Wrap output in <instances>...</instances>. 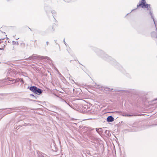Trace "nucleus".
Returning a JSON list of instances; mask_svg holds the SVG:
<instances>
[{
	"mask_svg": "<svg viewBox=\"0 0 157 157\" xmlns=\"http://www.w3.org/2000/svg\"><path fill=\"white\" fill-rule=\"evenodd\" d=\"M28 88H29L30 90L36 94L39 95L42 93V90L41 89L37 88L35 86H31L30 87H28Z\"/></svg>",
	"mask_w": 157,
	"mask_h": 157,
	"instance_id": "nucleus-1",
	"label": "nucleus"
},
{
	"mask_svg": "<svg viewBox=\"0 0 157 157\" xmlns=\"http://www.w3.org/2000/svg\"><path fill=\"white\" fill-rule=\"evenodd\" d=\"M97 51H98L101 53L103 54V56L102 57L105 59V60L109 61L110 60H111L112 59V58L110 57L108 55L105 54L103 52L99 50L98 49H96Z\"/></svg>",
	"mask_w": 157,
	"mask_h": 157,
	"instance_id": "nucleus-2",
	"label": "nucleus"
},
{
	"mask_svg": "<svg viewBox=\"0 0 157 157\" xmlns=\"http://www.w3.org/2000/svg\"><path fill=\"white\" fill-rule=\"evenodd\" d=\"M39 56H36L33 55L32 56H30L29 57L28 59L31 60H34L36 59L39 58Z\"/></svg>",
	"mask_w": 157,
	"mask_h": 157,
	"instance_id": "nucleus-3",
	"label": "nucleus"
},
{
	"mask_svg": "<svg viewBox=\"0 0 157 157\" xmlns=\"http://www.w3.org/2000/svg\"><path fill=\"white\" fill-rule=\"evenodd\" d=\"M141 3H140L139 5H137V8H138L139 7L141 6L142 5H144V3H146L145 0H142L141 2ZM137 8L135 9H133L132 10L131 12L133 11L134 10H136Z\"/></svg>",
	"mask_w": 157,
	"mask_h": 157,
	"instance_id": "nucleus-4",
	"label": "nucleus"
},
{
	"mask_svg": "<svg viewBox=\"0 0 157 157\" xmlns=\"http://www.w3.org/2000/svg\"><path fill=\"white\" fill-rule=\"evenodd\" d=\"M114 118L112 116H108L107 118V121L108 122H112L114 120Z\"/></svg>",
	"mask_w": 157,
	"mask_h": 157,
	"instance_id": "nucleus-5",
	"label": "nucleus"
},
{
	"mask_svg": "<svg viewBox=\"0 0 157 157\" xmlns=\"http://www.w3.org/2000/svg\"><path fill=\"white\" fill-rule=\"evenodd\" d=\"M10 73L11 74H12L13 76H15V75L17 74L18 72L15 70L13 69L11 70Z\"/></svg>",
	"mask_w": 157,
	"mask_h": 157,
	"instance_id": "nucleus-6",
	"label": "nucleus"
},
{
	"mask_svg": "<svg viewBox=\"0 0 157 157\" xmlns=\"http://www.w3.org/2000/svg\"><path fill=\"white\" fill-rule=\"evenodd\" d=\"M96 131L99 134L102 132V128H97L96 129Z\"/></svg>",
	"mask_w": 157,
	"mask_h": 157,
	"instance_id": "nucleus-7",
	"label": "nucleus"
},
{
	"mask_svg": "<svg viewBox=\"0 0 157 157\" xmlns=\"http://www.w3.org/2000/svg\"><path fill=\"white\" fill-rule=\"evenodd\" d=\"M97 86V87H96V88L100 90L103 89V87L101 85H98Z\"/></svg>",
	"mask_w": 157,
	"mask_h": 157,
	"instance_id": "nucleus-8",
	"label": "nucleus"
},
{
	"mask_svg": "<svg viewBox=\"0 0 157 157\" xmlns=\"http://www.w3.org/2000/svg\"><path fill=\"white\" fill-rule=\"evenodd\" d=\"M19 82H21L22 83H24V81L22 78H18Z\"/></svg>",
	"mask_w": 157,
	"mask_h": 157,
	"instance_id": "nucleus-9",
	"label": "nucleus"
},
{
	"mask_svg": "<svg viewBox=\"0 0 157 157\" xmlns=\"http://www.w3.org/2000/svg\"><path fill=\"white\" fill-rule=\"evenodd\" d=\"M98 84H97L96 83H93V86L96 88V87H97V86Z\"/></svg>",
	"mask_w": 157,
	"mask_h": 157,
	"instance_id": "nucleus-10",
	"label": "nucleus"
},
{
	"mask_svg": "<svg viewBox=\"0 0 157 157\" xmlns=\"http://www.w3.org/2000/svg\"><path fill=\"white\" fill-rule=\"evenodd\" d=\"M13 82H13V83H15V82H19V81H18V79H17L16 80H15V79H13Z\"/></svg>",
	"mask_w": 157,
	"mask_h": 157,
	"instance_id": "nucleus-11",
	"label": "nucleus"
},
{
	"mask_svg": "<svg viewBox=\"0 0 157 157\" xmlns=\"http://www.w3.org/2000/svg\"><path fill=\"white\" fill-rule=\"evenodd\" d=\"M42 57H43L44 58H45L47 59H48V60L49 59H50L49 57H48V56H45V57L42 56Z\"/></svg>",
	"mask_w": 157,
	"mask_h": 157,
	"instance_id": "nucleus-12",
	"label": "nucleus"
},
{
	"mask_svg": "<svg viewBox=\"0 0 157 157\" xmlns=\"http://www.w3.org/2000/svg\"><path fill=\"white\" fill-rule=\"evenodd\" d=\"M124 115L125 116H127V117H131V116H133V115H130V114H129V115L127 114L126 115Z\"/></svg>",
	"mask_w": 157,
	"mask_h": 157,
	"instance_id": "nucleus-13",
	"label": "nucleus"
},
{
	"mask_svg": "<svg viewBox=\"0 0 157 157\" xmlns=\"http://www.w3.org/2000/svg\"><path fill=\"white\" fill-rule=\"evenodd\" d=\"M30 96H32V98H35V96L34 95H33V94H31V95H30Z\"/></svg>",
	"mask_w": 157,
	"mask_h": 157,
	"instance_id": "nucleus-14",
	"label": "nucleus"
},
{
	"mask_svg": "<svg viewBox=\"0 0 157 157\" xmlns=\"http://www.w3.org/2000/svg\"><path fill=\"white\" fill-rule=\"evenodd\" d=\"M105 133H106V134H108L109 133V130H106L105 131Z\"/></svg>",
	"mask_w": 157,
	"mask_h": 157,
	"instance_id": "nucleus-15",
	"label": "nucleus"
},
{
	"mask_svg": "<svg viewBox=\"0 0 157 157\" xmlns=\"http://www.w3.org/2000/svg\"><path fill=\"white\" fill-rule=\"evenodd\" d=\"M51 13L53 14H55L56 13L55 11L54 10L52 11L51 12Z\"/></svg>",
	"mask_w": 157,
	"mask_h": 157,
	"instance_id": "nucleus-16",
	"label": "nucleus"
},
{
	"mask_svg": "<svg viewBox=\"0 0 157 157\" xmlns=\"http://www.w3.org/2000/svg\"><path fill=\"white\" fill-rule=\"evenodd\" d=\"M65 2H69L71 1V0H64Z\"/></svg>",
	"mask_w": 157,
	"mask_h": 157,
	"instance_id": "nucleus-17",
	"label": "nucleus"
},
{
	"mask_svg": "<svg viewBox=\"0 0 157 157\" xmlns=\"http://www.w3.org/2000/svg\"><path fill=\"white\" fill-rule=\"evenodd\" d=\"M155 32H152L151 33V35L152 36H153V35L155 34Z\"/></svg>",
	"mask_w": 157,
	"mask_h": 157,
	"instance_id": "nucleus-18",
	"label": "nucleus"
},
{
	"mask_svg": "<svg viewBox=\"0 0 157 157\" xmlns=\"http://www.w3.org/2000/svg\"><path fill=\"white\" fill-rule=\"evenodd\" d=\"M63 42H64V44H65V45L66 46V42H65V39H64V40H63Z\"/></svg>",
	"mask_w": 157,
	"mask_h": 157,
	"instance_id": "nucleus-19",
	"label": "nucleus"
},
{
	"mask_svg": "<svg viewBox=\"0 0 157 157\" xmlns=\"http://www.w3.org/2000/svg\"><path fill=\"white\" fill-rule=\"evenodd\" d=\"M49 42L48 41L46 42V44L48 45V44Z\"/></svg>",
	"mask_w": 157,
	"mask_h": 157,
	"instance_id": "nucleus-20",
	"label": "nucleus"
},
{
	"mask_svg": "<svg viewBox=\"0 0 157 157\" xmlns=\"http://www.w3.org/2000/svg\"><path fill=\"white\" fill-rule=\"evenodd\" d=\"M126 115L127 114H125L124 113H123V114H122V116H124V115Z\"/></svg>",
	"mask_w": 157,
	"mask_h": 157,
	"instance_id": "nucleus-21",
	"label": "nucleus"
},
{
	"mask_svg": "<svg viewBox=\"0 0 157 157\" xmlns=\"http://www.w3.org/2000/svg\"><path fill=\"white\" fill-rule=\"evenodd\" d=\"M28 28H29V29H30V30L31 31H32V30L30 28H29V27Z\"/></svg>",
	"mask_w": 157,
	"mask_h": 157,
	"instance_id": "nucleus-22",
	"label": "nucleus"
},
{
	"mask_svg": "<svg viewBox=\"0 0 157 157\" xmlns=\"http://www.w3.org/2000/svg\"><path fill=\"white\" fill-rule=\"evenodd\" d=\"M2 41L0 39V43H1V42Z\"/></svg>",
	"mask_w": 157,
	"mask_h": 157,
	"instance_id": "nucleus-23",
	"label": "nucleus"
},
{
	"mask_svg": "<svg viewBox=\"0 0 157 157\" xmlns=\"http://www.w3.org/2000/svg\"><path fill=\"white\" fill-rule=\"evenodd\" d=\"M64 101L66 103H67V102L66 101L64 100Z\"/></svg>",
	"mask_w": 157,
	"mask_h": 157,
	"instance_id": "nucleus-24",
	"label": "nucleus"
},
{
	"mask_svg": "<svg viewBox=\"0 0 157 157\" xmlns=\"http://www.w3.org/2000/svg\"><path fill=\"white\" fill-rule=\"evenodd\" d=\"M13 43L14 42V43H16V42H15V41H13Z\"/></svg>",
	"mask_w": 157,
	"mask_h": 157,
	"instance_id": "nucleus-25",
	"label": "nucleus"
},
{
	"mask_svg": "<svg viewBox=\"0 0 157 157\" xmlns=\"http://www.w3.org/2000/svg\"><path fill=\"white\" fill-rule=\"evenodd\" d=\"M55 42L56 44H57V43H56V40H55Z\"/></svg>",
	"mask_w": 157,
	"mask_h": 157,
	"instance_id": "nucleus-26",
	"label": "nucleus"
},
{
	"mask_svg": "<svg viewBox=\"0 0 157 157\" xmlns=\"http://www.w3.org/2000/svg\"><path fill=\"white\" fill-rule=\"evenodd\" d=\"M73 81L75 83V82H74V80H73Z\"/></svg>",
	"mask_w": 157,
	"mask_h": 157,
	"instance_id": "nucleus-27",
	"label": "nucleus"
},
{
	"mask_svg": "<svg viewBox=\"0 0 157 157\" xmlns=\"http://www.w3.org/2000/svg\"><path fill=\"white\" fill-rule=\"evenodd\" d=\"M68 104V105H69V106H70V105H69V104Z\"/></svg>",
	"mask_w": 157,
	"mask_h": 157,
	"instance_id": "nucleus-28",
	"label": "nucleus"
},
{
	"mask_svg": "<svg viewBox=\"0 0 157 157\" xmlns=\"http://www.w3.org/2000/svg\"><path fill=\"white\" fill-rule=\"evenodd\" d=\"M18 39H19V38H18L16 40H17Z\"/></svg>",
	"mask_w": 157,
	"mask_h": 157,
	"instance_id": "nucleus-29",
	"label": "nucleus"
},
{
	"mask_svg": "<svg viewBox=\"0 0 157 157\" xmlns=\"http://www.w3.org/2000/svg\"><path fill=\"white\" fill-rule=\"evenodd\" d=\"M9 81H11V80H9Z\"/></svg>",
	"mask_w": 157,
	"mask_h": 157,
	"instance_id": "nucleus-30",
	"label": "nucleus"
},
{
	"mask_svg": "<svg viewBox=\"0 0 157 157\" xmlns=\"http://www.w3.org/2000/svg\"><path fill=\"white\" fill-rule=\"evenodd\" d=\"M9 81H11V80H9Z\"/></svg>",
	"mask_w": 157,
	"mask_h": 157,
	"instance_id": "nucleus-31",
	"label": "nucleus"
},
{
	"mask_svg": "<svg viewBox=\"0 0 157 157\" xmlns=\"http://www.w3.org/2000/svg\"><path fill=\"white\" fill-rule=\"evenodd\" d=\"M9 81H11V80H9Z\"/></svg>",
	"mask_w": 157,
	"mask_h": 157,
	"instance_id": "nucleus-32",
	"label": "nucleus"
}]
</instances>
